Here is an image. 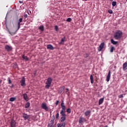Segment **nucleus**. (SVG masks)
Listing matches in <instances>:
<instances>
[{
    "mask_svg": "<svg viewBox=\"0 0 127 127\" xmlns=\"http://www.w3.org/2000/svg\"><path fill=\"white\" fill-rule=\"evenodd\" d=\"M61 107L62 108V110L60 112V115H61L62 117L66 116V106L64 105V101L62 102Z\"/></svg>",
    "mask_w": 127,
    "mask_h": 127,
    "instance_id": "obj_1",
    "label": "nucleus"
},
{
    "mask_svg": "<svg viewBox=\"0 0 127 127\" xmlns=\"http://www.w3.org/2000/svg\"><path fill=\"white\" fill-rule=\"evenodd\" d=\"M123 36V32L117 30L114 34V37L116 40H119Z\"/></svg>",
    "mask_w": 127,
    "mask_h": 127,
    "instance_id": "obj_2",
    "label": "nucleus"
},
{
    "mask_svg": "<svg viewBox=\"0 0 127 127\" xmlns=\"http://www.w3.org/2000/svg\"><path fill=\"white\" fill-rule=\"evenodd\" d=\"M52 81H53L52 78L49 77L47 78L45 85L46 89H49V87L51 86V84L52 83Z\"/></svg>",
    "mask_w": 127,
    "mask_h": 127,
    "instance_id": "obj_3",
    "label": "nucleus"
},
{
    "mask_svg": "<svg viewBox=\"0 0 127 127\" xmlns=\"http://www.w3.org/2000/svg\"><path fill=\"white\" fill-rule=\"evenodd\" d=\"M41 108L43 109V110H45L46 112H48V111H49V108H48V106H47V104L45 103H42L41 105Z\"/></svg>",
    "mask_w": 127,
    "mask_h": 127,
    "instance_id": "obj_4",
    "label": "nucleus"
},
{
    "mask_svg": "<svg viewBox=\"0 0 127 127\" xmlns=\"http://www.w3.org/2000/svg\"><path fill=\"white\" fill-rule=\"evenodd\" d=\"M20 83H21V86H22V87H24V86L26 85L25 84V78H24V77H23L21 79V80L20 81Z\"/></svg>",
    "mask_w": 127,
    "mask_h": 127,
    "instance_id": "obj_5",
    "label": "nucleus"
},
{
    "mask_svg": "<svg viewBox=\"0 0 127 127\" xmlns=\"http://www.w3.org/2000/svg\"><path fill=\"white\" fill-rule=\"evenodd\" d=\"M10 126L11 127H16V122L14 120L12 119L11 123H10Z\"/></svg>",
    "mask_w": 127,
    "mask_h": 127,
    "instance_id": "obj_6",
    "label": "nucleus"
},
{
    "mask_svg": "<svg viewBox=\"0 0 127 127\" xmlns=\"http://www.w3.org/2000/svg\"><path fill=\"white\" fill-rule=\"evenodd\" d=\"M105 46V43H102L99 47V49H98V51H102V50H103V48H104V47Z\"/></svg>",
    "mask_w": 127,
    "mask_h": 127,
    "instance_id": "obj_7",
    "label": "nucleus"
},
{
    "mask_svg": "<svg viewBox=\"0 0 127 127\" xmlns=\"http://www.w3.org/2000/svg\"><path fill=\"white\" fill-rule=\"evenodd\" d=\"M22 18H20L19 20H18V22L17 23V30H18V29H19V28H20V22H22Z\"/></svg>",
    "mask_w": 127,
    "mask_h": 127,
    "instance_id": "obj_8",
    "label": "nucleus"
},
{
    "mask_svg": "<svg viewBox=\"0 0 127 127\" xmlns=\"http://www.w3.org/2000/svg\"><path fill=\"white\" fill-rule=\"evenodd\" d=\"M5 49L6 51H11L12 50V47L8 45H6L5 46Z\"/></svg>",
    "mask_w": 127,
    "mask_h": 127,
    "instance_id": "obj_9",
    "label": "nucleus"
},
{
    "mask_svg": "<svg viewBox=\"0 0 127 127\" xmlns=\"http://www.w3.org/2000/svg\"><path fill=\"white\" fill-rule=\"evenodd\" d=\"M30 116L25 113H23V118L24 119L25 121L28 120L29 119Z\"/></svg>",
    "mask_w": 127,
    "mask_h": 127,
    "instance_id": "obj_10",
    "label": "nucleus"
},
{
    "mask_svg": "<svg viewBox=\"0 0 127 127\" xmlns=\"http://www.w3.org/2000/svg\"><path fill=\"white\" fill-rule=\"evenodd\" d=\"M84 115L85 117H88L89 118L90 116H91V111L88 110L85 112Z\"/></svg>",
    "mask_w": 127,
    "mask_h": 127,
    "instance_id": "obj_11",
    "label": "nucleus"
},
{
    "mask_svg": "<svg viewBox=\"0 0 127 127\" xmlns=\"http://www.w3.org/2000/svg\"><path fill=\"white\" fill-rule=\"evenodd\" d=\"M111 78V70H109L107 76L106 81L109 82L110 81V78Z\"/></svg>",
    "mask_w": 127,
    "mask_h": 127,
    "instance_id": "obj_12",
    "label": "nucleus"
},
{
    "mask_svg": "<svg viewBox=\"0 0 127 127\" xmlns=\"http://www.w3.org/2000/svg\"><path fill=\"white\" fill-rule=\"evenodd\" d=\"M65 126H66V122H63V123L57 124L58 127H65Z\"/></svg>",
    "mask_w": 127,
    "mask_h": 127,
    "instance_id": "obj_13",
    "label": "nucleus"
},
{
    "mask_svg": "<svg viewBox=\"0 0 127 127\" xmlns=\"http://www.w3.org/2000/svg\"><path fill=\"white\" fill-rule=\"evenodd\" d=\"M123 71H126L127 70V63L125 62L124 64H123Z\"/></svg>",
    "mask_w": 127,
    "mask_h": 127,
    "instance_id": "obj_14",
    "label": "nucleus"
},
{
    "mask_svg": "<svg viewBox=\"0 0 127 127\" xmlns=\"http://www.w3.org/2000/svg\"><path fill=\"white\" fill-rule=\"evenodd\" d=\"M47 49H50V50H54V47H53V46L51 45H48L47 46Z\"/></svg>",
    "mask_w": 127,
    "mask_h": 127,
    "instance_id": "obj_15",
    "label": "nucleus"
},
{
    "mask_svg": "<svg viewBox=\"0 0 127 127\" xmlns=\"http://www.w3.org/2000/svg\"><path fill=\"white\" fill-rule=\"evenodd\" d=\"M84 121H85V119L83 117H80L79 120V123L83 124V123H84Z\"/></svg>",
    "mask_w": 127,
    "mask_h": 127,
    "instance_id": "obj_16",
    "label": "nucleus"
},
{
    "mask_svg": "<svg viewBox=\"0 0 127 127\" xmlns=\"http://www.w3.org/2000/svg\"><path fill=\"white\" fill-rule=\"evenodd\" d=\"M65 120H66V116H62L61 118V123H64V122H65Z\"/></svg>",
    "mask_w": 127,
    "mask_h": 127,
    "instance_id": "obj_17",
    "label": "nucleus"
},
{
    "mask_svg": "<svg viewBox=\"0 0 127 127\" xmlns=\"http://www.w3.org/2000/svg\"><path fill=\"white\" fill-rule=\"evenodd\" d=\"M23 98L25 101H27V99H28V96L26 93H24L23 95Z\"/></svg>",
    "mask_w": 127,
    "mask_h": 127,
    "instance_id": "obj_18",
    "label": "nucleus"
},
{
    "mask_svg": "<svg viewBox=\"0 0 127 127\" xmlns=\"http://www.w3.org/2000/svg\"><path fill=\"white\" fill-rule=\"evenodd\" d=\"M53 118L52 119V120L51 121V124H49L48 126H50V125H53L54 124V120H55V116L54 115L53 116Z\"/></svg>",
    "mask_w": 127,
    "mask_h": 127,
    "instance_id": "obj_19",
    "label": "nucleus"
},
{
    "mask_svg": "<svg viewBox=\"0 0 127 127\" xmlns=\"http://www.w3.org/2000/svg\"><path fill=\"white\" fill-rule=\"evenodd\" d=\"M103 103H104V98H102L100 99H99L98 104L99 105H102V104H103Z\"/></svg>",
    "mask_w": 127,
    "mask_h": 127,
    "instance_id": "obj_20",
    "label": "nucleus"
},
{
    "mask_svg": "<svg viewBox=\"0 0 127 127\" xmlns=\"http://www.w3.org/2000/svg\"><path fill=\"white\" fill-rule=\"evenodd\" d=\"M111 42L114 45H116V44H118V42L115 41V40H114V39H112L111 40Z\"/></svg>",
    "mask_w": 127,
    "mask_h": 127,
    "instance_id": "obj_21",
    "label": "nucleus"
},
{
    "mask_svg": "<svg viewBox=\"0 0 127 127\" xmlns=\"http://www.w3.org/2000/svg\"><path fill=\"white\" fill-rule=\"evenodd\" d=\"M90 82L91 84L94 83V77H93V75H91L90 77Z\"/></svg>",
    "mask_w": 127,
    "mask_h": 127,
    "instance_id": "obj_22",
    "label": "nucleus"
},
{
    "mask_svg": "<svg viewBox=\"0 0 127 127\" xmlns=\"http://www.w3.org/2000/svg\"><path fill=\"white\" fill-rule=\"evenodd\" d=\"M39 29L41 31H44V27L43 25L40 26V27H39Z\"/></svg>",
    "mask_w": 127,
    "mask_h": 127,
    "instance_id": "obj_23",
    "label": "nucleus"
},
{
    "mask_svg": "<svg viewBox=\"0 0 127 127\" xmlns=\"http://www.w3.org/2000/svg\"><path fill=\"white\" fill-rule=\"evenodd\" d=\"M29 107H30V103L27 102L26 104L25 105V108L27 109Z\"/></svg>",
    "mask_w": 127,
    "mask_h": 127,
    "instance_id": "obj_24",
    "label": "nucleus"
},
{
    "mask_svg": "<svg viewBox=\"0 0 127 127\" xmlns=\"http://www.w3.org/2000/svg\"><path fill=\"white\" fill-rule=\"evenodd\" d=\"M16 100V98L15 97H11L9 99L10 102H14Z\"/></svg>",
    "mask_w": 127,
    "mask_h": 127,
    "instance_id": "obj_25",
    "label": "nucleus"
},
{
    "mask_svg": "<svg viewBox=\"0 0 127 127\" xmlns=\"http://www.w3.org/2000/svg\"><path fill=\"white\" fill-rule=\"evenodd\" d=\"M22 58L24 60H26V61H28V60H29V59H28V58H27V56H24V55H23Z\"/></svg>",
    "mask_w": 127,
    "mask_h": 127,
    "instance_id": "obj_26",
    "label": "nucleus"
},
{
    "mask_svg": "<svg viewBox=\"0 0 127 127\" xmlns=\"http://www.w3.org/2000/svg\"><path fill=\"white\" fill-rule=\"evenodd\" d=\"M112 6H116V5H117V2L114 1L112 2Z\"/></svg>",
    "mask_w": 127,
    "mask_h": 127,
    "instance_id": "obj_27",
    "label": "nucleus"
},
{
    "mask_svg": "<svg viewBox=\"0 0 127 127\" xmlns=\"http://www.w3.org/2000/svg\"><path fill=\"white\" fill-rule=\"evenodd\" d=\"M66 112L67 114H71V109L68 108L66 109Z\"/></svg>",
    "mask_w": 127,
    "mask_h": 127,
    "instance_id": "obj_28",
    "label": "nucleus"
},
{
    "mask_svg": "<svg viewBox=\"0 0 127 127\" xmlns=\"http://www.w3.org/2000/svg\"><path fill=\"white\" fill-rule=\"evenodd\" d=\"M115 49V48L114 47H112L110 49V52L111 53H113L114 52V50Z\"/></svg>",
    "mask_w": 127,
    "mask_h": 127,
    "instance_id": "obj_29",
    "label": "nucleus"
},
{
    "mask_svg": "<svg viewBox=\"0 0 127 127\" xmlns=\"http://www.w3.org/2000/svg\"><path fill=\"white\" fill-rule=\"evenodd\" d=\"M59 118V113H57V114L56 115V119H57V120H58V119Z\"/></svg>",
    "mask_w": 127,
    "mask_h": 127,
    "instance_id": "obj_30",
    "label": "nucleus"
},
{
    "mask_svg": "<svg viewBox=\"0 0 127 127\" xmlns=\"http://www.w3.org/2000/svg\"><path fill=\"white\" fill-rule=\"evenodd\" d=\"M8 84H11V80H10V78H8Z\"/></svg>",
    "mask_w": 127,
    "mask_h": 127,
    "instance_id": "obj_31",
    "label": "nucleus"
},
{
    "mask_svg": "<svg viewBox=\"0 0 127 127\" xmlns=\"http://www.w3.org/2000/svg\"><path fill=\"white\" fill-rule=\"evenodd\" d=\"M71 20H72V19H71V18H68L66 19V21H67L68 22H70L71 21Z\"/></svg>",
    "mask_w": 127,
    "mask_h": 127,
    "instance_id": "obj_32",
    "label": "nucleus"
},
{
    "mask_svg": "<svg viewBox=\"0 0 127 127\" xmlns=\"http://www.w3.org/2000/svg\"><path fill=\"white\" fill-rule=\"evenodd\" d=\"M55 29L56 31H58V26H55Z\"/></svg>",
    "mask_w": 127,
    "mask_h": 127,
    "instance_id": "obj_33",
    "label": "nucleus"
},
{
    "mask_svg": "<svg viewBox=\"0 0 127 127\" xmlns=\"http://www.w3.org/2000/svg\"><path fill=\"white\" fill-rule=\"evenodd\" d=\"M118 97H119V99H121V98L124 97V95L121 94V95H119Z\"/></svg>",
    "mask_w": 127,
    "mask_h": 127,
    "instance_id": "obj_34",
    "label": "nucleus"
},
{
    "mask_svg": "<svg viewBox=\"0 0 127 127\" xmlns=\"http://www.w3.org/2000/svg\"><path fill=\"white\" fill-rule=\"evenodd\" d=\"M61 41H62V42H64V41H65V37H64V38H62Z\"/></svg>",
    "mask_w": 127,
    "mask_h": 127,
    "instance_id": "obj_35",
    "label": "nucleus"
},
{
    "mask_svg": "<svg viewBox=\"0 0 127 127\" xmlns=\"http://www.w3.org/2000/svg\"><path fill=\"white\" fill-rule=\"evenodd\" d=\"M108 12L109 13H110L111 14H112V13H113V10H112L111 9L109 10Z\"/></svg>",
    "mask_w": 127,
    "mask_h": 127,
    "instance_id": "obj_36",
    "label": "nucleus"
},
{
    "mask_svg": "<svg viewBox=\"0 0 127 127\" xmlns=\"http://www.w3.org/2000/svg\"><path fill=\"white\" fill-rule=\"evenodd\" d=\"M28 13L29 15L31 14V11H30V10H28Z\"/></svg>",
    "mask_w": 127,
    "mask_h": 127,
    "instance_id": "obj_37",
    "label": "nucleus"
},
{
    "mask_svg": "<svg viewBox=\"0 0 127 127\" xmlns=\"http://www.w3.org/2000/svg\"><path fill=\"white\" fill-rule=\"evenodd\" d=\"M58 104H59V100H57L56 102V106H58Z\"/></svg>",
    "mask_w": 127,
    "mask_h": 127,
    "instance_id": "obj_38",
    "label": "nucleus"
},
{
    "mask_svg": "<svg viewBox=\"0 0 127 127\" xmlns=\"http://www.w3.org/2000/svg\"><path fill=\"white\" fill-rule=\"evenodd\" d=\"M24 18H27V14H24Z\"/></svg>",
    "mask_w": 127,
    "mask_h": 127,
    "instance_id": "obj_39",
    "label": "nucleus"
},
{
    "mask_svg": "<svg viewBox=\"0 0 127 127\" xmlns=\"http://www.w3.org/2000/svg\"><path fill=\"white\" fill-rule=\"evenodd\" d=\"M36 73H37V71L36 70L34 72V76H35V75H36Z\"/></svg>",
    "mask_w": 127,
    "mask_h": 127,
    "instance_id": "obj_40",
    "label": "nucleus"
},
{
    "mask_svg": "<svg viewBox=\"0 0 127 127\" xmlns=\"http://www.w3.org/2000/svg\"><path fill=\"white\" fill-rule=\"evenodd\" d=\"M13 87H14V85L13 84H12L10 86V88H13Z\"/></svg>",
    "mask_w": 127,
    "mask_h": 127,
    "instance_id": "obj_41",
    "label": "nucleus"
},
{
    "mask_svg": "<svg viewBox=\"0 0 127 127\" xmlns=\"http://www.w3.org/2000/svg\"><path fill=\"white\" fill-rule=\"evenodd\" d=\"M66 93H67V92H68L69 91V89L66 88Z\"/></svg>",
    "mask_w": 127,
    "mask_h": 127,
    "instance_id": "obj_42",
    "label": "nucleus"
},
{
    "mask_svg": "<svg viewBox=\"0 0 127 127\" xmlns=\"http://www.w3.org/2000/svg\"><path fill=\"white\" fill-rule=\"evenodd\" d=\"M19 2H20V3H23V1H19Z\"/></svg>",
    "mask_w": 127,
    "mask_h": 127,
    "instance_id": "obj_43",
    "label": "nucleus"
},
{
    "mask_svg": "<svg viewBox=\"0 0 127 127\" xmlns=\"http://www.w3.org/2000/svg\"><path fill=\"white\" fill-rule=\"evenodd\" d=\"M2 82V80H0V84H1Z\"/></svg>",
    "mask_w": 127,
    "mask_h": 127,
    "instance_id": "obj_44",
    "label": "nucleus"
},
{
    "mask_svg": "<svg viewBox=\"0 0 127 127\" xmlns=\"http://www.w3.org/2000/svg\"><path fill=\"white\" fill-rule=\"evenodd\" d=\"M62 42H63L61 41L60 43H59V44H62Z\"/></svg>",
    "mask_w": 127,
    "mask_h": 127,
    "instance_id": "obj_45",
    "label": "nucleus"
}]
</instances>
